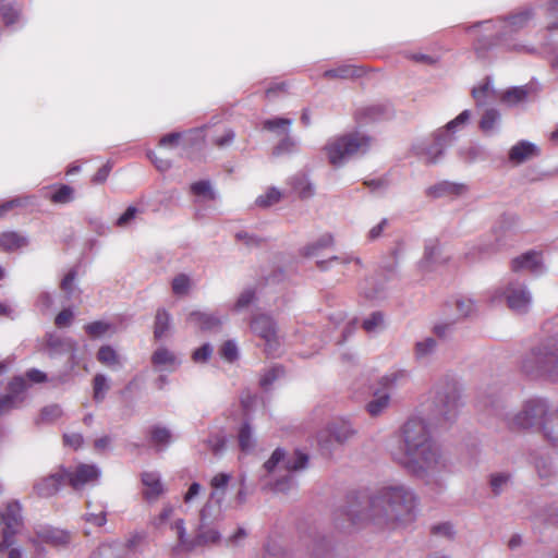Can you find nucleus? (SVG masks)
I'll return each instance as SVG.
<instances>
[{
    "mask_svg": "<svg viewBox=\"0 0 558 558\" xmlns=\"http://www.w3.org/2000/svg\"><path fill=\"white\" fill-rule=\"evenodd\" d=\"M466 192V185L462 183H453L449 181L439 182L433 186H429L426 191L428 196L442 197L446 195H461Z\"/></svg>",
    "mask_w": 558,
    "mask_h": 558,
    "instance_id": "nucleus-30",
    "label": "nucleus"
},
{
    "mask_svg": "<svg viewBox=\"0 0 558 558\" xmlns=\"http://www.w3.org/2000/svg\"><path fill=\"white\" fill-rule=\"evenodd\" d=\"M149 439L156 451H163L172 442L171 430L161 425H153L149 430Z\"/></svg>",
    "mask_w": 558,
    "mask_h": 558,
    "instance_id": "nucleus-32",
    "label": "nucleus"
},
{
    "mask_svg": "<svg viewBox=\"0 0 558 558\" xmlns=\"http://www.w3.org/2000/svg\"><path fill=\"white\" fill-rule=\"evenodd\" d=\"M111 325L102 320H96L84 326L85 331L93 338H99L104 336Z\"/></svg>",
    "mask_w": 558,
    "mask_h": 558,
    "instance_id": "nucleus-59",
    "label": "nucleus"
},
{
    "mask_svg": "<svg viewBox=\"0 0 558 558\" xmlns=\"http://www.w3.org/2000/svg\"><path fill=\"white\" fill-rule=\"evenodd\" d=\"M0 16L5 27L24 24L23 4L16 0H0Z\"/></svg>",
    "mask_w": 558,
    "mask_h": 558,
    "instance_id": "nucleus-22",
    "label": "nucleus"
},
{
    "mask_svg": "<svg viewBox=\"0 0 558 558\" xmlns=\"http://www.w3.org/2000/svg\"><path fill=\"white\" fill-rule=\"evenodd\" d=\"M93 384H94V400L96 402L104 401L106 393L110 388L107 377L102 374H96L94 377Z\"/></svg>",
    "mask_w": 558,
    "mask_h": 558,
    "instance_id": "nucleus-52",
    "label": "nucleus"
},
{
    "mask_svg": "<svg viewBox=\"0 0 558 558\" xmlns=\"http://www.w3.org/2000/svg\"><path fill=\"white\" fill-rule=\"evenodd\" d=\"M281 464L288 472L302 471L307 468L308 454L295 449L292 453H287L284 449L277 448L270 458L264 463V468L271 473Z\"/></svg>",
    "mask_w": 558,
    "mask_h": 558,
    "instance_id": "nucleus-12",
    "label": "nucleus"
},
{
    "mask_svg": "<svg viewBox=\"0 0 558 558\" xmlns=\"http://www.w3.org/2000/svg\"><path fill=\"white\" fill-rule=\"evenodd\" d=\"M539 148L529 142V141H520L515 145H513L508 154L509 161L515 165H521L534 157L539 156Z\"/></svg>",
    "mask_w": 558,
    "mask_h": 558,
    "instance_id": "nucleus-25",
    "label": "nucleus"
},
{
    "mask_svg": "<svg viewBox=\"0 0 558 558\" xmlns=\"http://www.w3.org/2000/svg\"><path fill=\"white\" fill-rule=\"evenodd\" d=\"M393 110L388 102L373 104L356 110L355 118L360 123L376 122L391 117Z\"/></svg>",
    "mask_w": 558,
    "mask_h": 558,
    "instance_id": "nucleus-21",
    "label": "nucleus"
},
{
    "mask_svg": "<svg viewBox=\"0 0 558 558\" xmlns=\"http://www.w3.org/2000/svg\"><path fill=\"white\" fill-rule=\"evenodd\" d=\"M519 372L531 380L558 384V333L533 344L518 362Z\"/></svg>",
    "mask_w": 558,
    "mask_h": 558,
    "instance_id": "nucleus-3",
    "label": "nucleus"
},
{
    "mask_svg": "<svg viewBox=\"0 0 558 558\" xmlns=\"http://www.w3.org/2000/svg\"><path fill=\"white\" fill-rule=\"evenodd\" d=\"M292 191L302 199L314 196L315 186L305 173H296L289 179Z\"/></svg>",
    "mask_w": 558,
    "mask_h": 558,
    "instance_id": "nucleus-29",
    "label": "nucleus"
},
{
    "mask_svg": "<svg viewBox=\"0 0 558 558\" xmlns=\"http://www.w3.org/2000/svg\"><path fill=\"white\" fill-rule=\"evenodd\" d=\"M472 97L475 100L476 107L478 108L485 107L490 101L496 99V90L492 76H486L483 83L473 87Z\"/></svg>",
    "mask_w": 558,
    "mask_h": 558,
    "instance_id": "nucleus-27",
    "label": "nucleus"
},
{
    "mask_svg": "<svg viewBox=\"0 0 558 558\" xmlns=\"http://www.w3.org/2000/svg\"><path fill=\"white\" fill-rule=\"evenodd\" d=\"M100 475V471L93 464H80L73 472L69 470L66 476L68 484L74 489H81L87 483L96 481Z\"/></svg>",
    "mask_w": 558,
    "mask_h": 558,
    "instance_id": "nucleus-20",
    "label": "nucleus"
},
{
    "mask_svg": "<svg viewBox=\"0 0 558 558\" xmlns=\"http://www.w3.org/2000/svg\"><path fill=\"white\" fill-rule=\"evenodd\" d=\"M534 466L538 476L543 480H549L556 474L554 462L549 457H536L534 459Z\"/></svg>",
    "mask_w": 558,
    "mask_h": 558,
    "instance_id": "nucleus-45",
    "label": "nucleus"
},
{
    "mask_svg": "<svg viewBox=\"0 0 558 558\" xmlns=\"http://www.w3.org/2000/svg\"><path fill=\"white\" fill-rule=\"evenodd\" d=\"M28 384L23 376H14L7 386V392L0 397V416L19 409L26 399Z\"/></svg>",
    "mask_w": 558,
    "mask_h": 558,
    "instance_id": "nucleus-14",
    "label": "nucleus"
},
{
    "mask_svg": "<svg viewBox=\"0 0 558 558\" xmlns=\"http://www.w3.org/2000/svg\"><path fill=\"white\" fill-rule=\"evenodd\" d=\"M363 74V69L353 64H343L336 69L326 70L323 76L326 78H354Z\"/></svg>",
    "mask_w": 558,
    "mask_h": 558,
    "instance_id": "nucleus-37",
    "label": "nucleus"
},
{
    "mask_svg": "<svg viewBox=\"0 0 558 558\" xmlns=\"http://www.w3.org/2000/svg\"><path fill=\"white\" fill-rule=\"evenodd\" d=\"M500 121V112L495 108L486 109L483 113L478 126L487 135H492Z\"/></svg>",
    "mask_w": 558,
    "mask_h": 558,
    "instance_id": "nucleus-41",
    "label": "nucleus"
},
{
    "mask_svg": "<svg viewBox=\"0 0 558 558\" xmlns=\"http://www.w3.org/2000/svg\"><path fill=\"white\" fill-rule=\"evenodd\" d=\"M462 405L460 392L454 385H446L438 389L428 405L426 420L434 426L452 423Z\"/></svg>",
    "mask_w": 558,
    "mask_h": 558,
    "instance_id": "nucleus-5",
    "label": "nucleus"
},
{
    "mask_svg": "<svg viewBox=\"0 0 558 558\" xmlns=\"http://www.w3.org/2000/svg\"><path fill=\"white\" fill-rule=\"evenodd\" d=\"M437 342L434 338L427 337L415 343L414 355L418 361L428 360L436 351Z\"/></svg>",
    "mask_w": 558,
    "mask_h": 558,
    "instance_id": "nucleus-43",
    "label": "nucleus"
},
{
    "mask_svg": "<svg viewBox=\"0 0 558 558\" xmlns=\"http://www.w3.org/2000/svg\"><path fill=\"white\" fill-rule=\"evenodd\" d=\"M284 375V368L281 365H275L269 368L259 380L263 389L267 390L278 378Z\"/></svg>",
    "mask_w": 558,
    "mask_h": 558,
    "instance_id": "nucleus-54",
    "label": "nucleus"
},
{
    "mask_svg": "<svg viewBox=\"0 0 558 558\" xmlns=\"http://www.w3.org/2000/svg\"><path fill=\"white\" fill-rule=\"evenodd\" d=\"M69 469L59 465L53 472L38 477L33 484V493L38 498L48 499L56 496L68 483Z\"/></svg>",
    "mask_w": 558,
    "mask_h": 558,
    "instance_id": "nucleus-13",
    "label": "nucleus"
},
{
    "mask_svg": "<svg viewBox=\"0 0 558 558\" xmlns=\"http://www.w3.org/2000/svg\"><path fill=\"white\" fill-rule=\"evenodd\" d=\"M63 414L62 408L59 404H50L43 408L40 418L43 422L52 423Z\"/></svg>",
    "mask_w": 558,
    "mask_h": 558,
    "instance_id": "nucleus-61",
    "label": "nucleus"
},
{
    "mask_svg": "<svg viewBox=\"0 0 558 558\" xmlns=\"http://www.w3.org/2000/svg\"><path fill=\"white\" fill-rule=\"evenodd\" d=\"M390 396L389 393L375 392L374 398L366 404V410L372 416H378L389 405Z\"/></svg>",
    "mask_w": 558,
    "mask_h": 558,
    "instance_id": "nucleus-44",
    "label": "nucleus"
},
{
    "mask_svg": "<svg viewBox=\"0 0 558 558\" xmlns=\"http://www.w3.org/2000/svg\"><path fill=\"white\" fill-rule=\"evenodd\" d=\"M551 407L546 398L534 397L523 402L520 411L507 418L510 429L527 430L538 428L542 432V424L547 421Z\"/></svg>",
    "mask_w": 558,
    "mask_h": 558,
    "instance_id": "nucleus-6",
    "label": "nucleus"
},
{
    "mask_svg": "<svg viewBox=\"0 0 558 558\" xmlns=\"http://www.w3.org/2000/svg\"><path fill=\"white\" fill-rule=\"evenodd\" d=\"M356 430L351 422L344 418H337L330 422L325 429L318 434V445L327 453L332 450V445H343L350 440Z\"/></svg>",
    "mask_w": 558,
    "mask_h": 558,
    "instance_id": "nucleus-10",
    "label": "nucleus"
},
{
    "mask_svg": "<svg viewBox=\"0 0 558 558\" xmlns=\"http://www.w3.org/2000/svg\"><path fill=\"white\" fill-rule=\"evenodd\" d=\"M453 134H448L444 130L435 133L434 142L429 145L421 147L420 155L424 157L427 165L437 163L444 156L445 149L454 142Z\"/></svg>",
    "mask_w": 558,
    "mask_h": 558,
    "instance_id": "nucleus-16",
    "label": "nucleus"
},
{
    "mask_svg": "<svg viewBox=\"0 0 558 558\" xmlns=\"http://www.w3.org/2000/svg\"><path fill=\"white\" fill-rule=\"evenodd\" d=\"M24 519L19 500L9 501L0 512V554L14 545V536L23 529Z\"/></svg>",
    "mask_w": 558,
    "mask_h": 558,
    "instance_id": "nucleus-8",
    "label": "nucleus"
},
{
    "mask_svg": "<svg viewBox=\"0 0 558 558\" xmlns=\"http://www.w3.org/2000/svg\"><path fill=\"white\" fill-rule=\"evenodd\" d=\"M417 497L404 485L386 486L367 498L366 507L360 509L350 504L345 514L352 524L371 522L379 527L393 523L412 522L417 513Z\"/></svg>",
    "mask_w": 558,
    "mask_h": 558,
    "instance_id": "nucleus-1",
    "label": "nucleus"
},
{
    "mask_svg": "<svg viewBox=\"0 0 558 558\" xmlns=\"http://www.w3.org/2000/svg\"><path fill=\"white\" fill-rule=\"evenodd\" d=\"M238 442L241 451L250 452L255 447L254 429L248 420L243 421L238 430Z\"/></svg>",
    "mask_w": 558,
    "mask_h": 558,
    "instance_id": "nucleus-34",
    "label": "nucleus"
},
{
    "mask_svg": "<svg viewBox=\"0 0 558 558\" xmlns=\"http://www.w3.org/2000/svg\"><path fill=\"white\" fill-rule=\"evenodd\" d=\"M410 380V373L405 369H395L379 379V385L385 389H395Z\"/></svg>",
    "mask_w": 558,
    "mask_h": 558,
    "instance_id": "nucleus-36",
    "label": "nucleus"
},
{
    "mask_svg": "<svg viewBox=\"0 0 558 558\" xmlns=\"http://www.w3.org/2000/svg\"><path fill=\"white\" fill-rule=\"evenodd\" d=\"M238 242L243 243L247 248L260 247L267 242V239L245 230H240L234 234Z\"/></svg>",
    "mask_w": 558,
    "mask_h": 558,
    "instance_id": "nucleus-47",
    "label": "nucleus"
},
{
    "mask_svg": "<svg viewBox=\"0 0 558 558\" xmlns=\"http://www.w3.org/2000/svg\"><path fill=\"white\" fill-rule=\"evenodd\" d=\"M332 244H333L332 235L331 234H325V235L320 236L316 242L306 245L303 248V254L305 256H314L322 248L331 246Z\"/></svg>",
    "mask_w": 558,
    "mask_h": 558,
    "instance_id": "nucleus-53",
    "label": "nucleus"
},
{
    "mask_svg": "<svg viewBox=\"0 0 558 558\" xmlns=\"http://www.w3.org/2000/svg\"><path fill=\"white\" fill-rule=\"evenodd\" d=\"M527 96L529 89L526 86H514L504 93L501 100L509 106H515L526 100Z\"/></svg>",
    "mask_w": 558,
    "mask_h": 558,
    "instance_id": "nucleus-46",
    "label": "nucleus"
},
{
    "mask_svg": "<svg viewBox=\"0 0 558 558\" xmlns=\"http://www.w3.org/2000/svg\"><path fill=\"white\" fill-rule=\"evenodd\" d=\"M544 438L555 447H558V408L551 411L547 421L542 424Z\"/></svg>",
    "mask_w": 558,
    "mask_h": 558,
    "instance_id": "nucleus-38",
    "label": "nucleus"
},
{
    "mask_svg": "<svg viewBox=\"0 0 558 558\" xmlns=\"http://www.w3.org/2000/svg\"><path fill=\"white\" fill-rule=\"evenodd\" d=\"M477 27H484V33L478 35L473 43V50L480 60H486L490 51L501 41L506 40V32L500 31L497 23L484 21L475 23L466 28L468 32Z\"/></svg>",
    "mask_w": 558,
    "mask_h": 558,
    "instance_id": "nucleus-9",
    "label": "nucleus"
},
{
    "mask_svg": "<svg viewBox=\"0 0 558 558\" xmlns=\"http://www.w3.org/2000/svg\"><path fill=\"white\" fill-rule=\"evenodd\" d=\"M505 300L508 308L517 315H525L533 304V295L525 282L509 280L505 286L488 291V301Z\"/></svg>",
    "mask_w": 558,
    "mask_h": 558,
    "instance_id": "nucleus-7",
    "label": "nucleus"
},
{
    "mask_svg": "<svg viewBox=\"0 0 558 558\" xmlns=\"http://www.w3.org/2000/svg\"><path fill=\"white\" fill-rule=\"evenodd\" d=\"M97 359L100 363L106 365H113L118 363L117 352L110 345H102L98 350Z\"/></svg>",
    "mask_w": 558,
    "mask_h": 558,
    "instance_id": "nucleus-62",
    "label": "nucleus"
},
{
    "mask_svg": "<svg viewBox=\"0 0 558 558\" xmlns=\"http://www.w3.org/2000/svg\"><path fill=\"white\" fill-rule=\"evenodd\" d=\"M171 287L175 295H185L191 288V279L187 275L180 274L173 278Z\"/></svg>",
    "mask_w": 558,
    "mask_h": 558,
    "instance_id": "nucleus-57",
    "label": "nucleus"
},
{
    "mask_svg": "<svg viewBox=\"0 0 558 558\" xmlns=\"http://www.w3.org/2000/svg\"><path fill=\"white\" fill-rule=\"evenodd\" d=\"M211 510L213 506L210 502H206L201 510L198 533L195 538L192 539V542L195 544V547L209 543H216L220 538V534L217 530L208 529Z\"/></svg>",
    "mask_w": 558,
    "mask_h": 558,
    "instance_id": "nucleus-19",
    "label": "nucleus"
},
{
    "mask_svg": "<svg viewBox=\"0 0 558 558\" xmlns=\"http://www.w3.org/2000/svg\"><path fill=\"white\" fill-rule=\"evenodd\" d=\"M281 198V193L278 189L276 187H269L265 194L263 195H259L256 201H255V204L256 206L260 207V208H268L275 204H277Z\"/></svg>",
    "mask_w": 558,
    "mask_h": 558,
    "instance_id": "nucleus-50",
    "label": "nucleus"
},
{
    "mask_svg": "<svg viewBox=\"0 0 558 558\" xmlns=\"http://www.w3.org/2000/svg\"><path fill=\"white\" fill-rule=\"evenodd\" d=\"M252 331L265 341L267 355H275L280 347L278 328L274 318L266 314L256 315L251 322Z\"/></svg>",
    "mask_w": 558,
    "mask_h": 558,
    "instance_id": "nucleus-11",
    "label": "nucleus"
},
{
    "mask_svg": "<svg viewBox=\"0 0 558 558\" xmlns=\"http://www.w3.org/2000/svg\"><path fill=\"white\" fill-rule=\"evenodd\" d=\"M430 423L421 416H411L401 427V452L395 460L412 475L424 478L447 468L439 447L433 439Z\"/></svg>",
    "mask_w": 558,
    "mask_h": 558,
    "instance_id": "nucleus-2",
    "label": "nucleus"
},
{
    "mask_svg": "<svg viewBox=\"0 0 558 558\" xmlns=\"http://www.w3.org/2000/svg\"><path fill=\"white\" fill-rule=\"evenodd\" d=\"M458 154H459V157L464 162L471 163V162L476 161L478 158H481L482 149L476 146H469V147L460 148Z\"/></svg>",
    "mask_w": 558,
    "mask_h": 558,
    "instance_id": "nucleus-64",
    "label": "nucleus"
},
{
    "mask_svg": "<svg viewBox=\"0 0 558 558\" xmlns=\"http://www.w3.org/2000/svg\"><path fill=\"white\" fill-rule=\"evenodd\" d=\"M47 347L53 353H64L74 351L76 342L71 338H62L58 335L50 333L47 338Z\"/></svg>",
    "mask_w": 558,
    "mask_h": 558,
    "instance_id": "nucleus-40",
    "label": "nucleus"
},
{
    "mask_svg": "<svg viewBox=\"0 0 558 558\" xmlns=\"http://www.w3.org/2000/svg\"><path fill=\"white\" fill-rule=\"evenodd\" d=\"M506 398L507 389L505 387L489 386L478 396L477 404L494 415H504Z\"/></svg>",
    "mask_w": 558,
    "mask_h": 558,
    "instance_id": "nucleus-15",
    "label": "nucleus"
},
{
    "mask_svg": "<svg viewBox=\"0 0 558 558\" xmlns=\"http://www.w3.org/2000/svg\"><path fill=\"white\" fill-rule=\"evenodd\" d=\"M191 191L195 195L207 196L209 199L216 198V193L213 191L211 184L208 180H201V181L194 182L191 185Z\"/></svg>",
    "mask_w": 558,
    "mask_h": 558,
    "instance_id": "nucleus-60",
    "label": "nucleus"
},
{
    "mask_svg": "<svg viewBox=\"0 0 558 558\" xmlns=\"http://www.w3.org/2000/svg\"><path fill=\"white\" fill-rule=\"evenodd\" d=\"M142 483L146 487L143 496L148 502L156 501L165 493V487L158 472L142 473Z\"/></svg>",
    "mask_w": 558,
    "mask_h": 558,
    "instance_id": "nucleus-26",
    "label": "nucleus"
},
{
    "mask_svg": "<svg viewBox=\"0 0 558 558\" xmlns=\"http://www.w3.org/2000/svg\"><path fill=\"white\" fill-rule=\"evenodd\" d=\"M293 120L288 118H272L267 119L263 122V128L270 132L284 131L289 133L290 126L292 125Z\"/></svg>",
    "mask_w": 558,
    "mask_h": 558,
    "instance_id": "nucleus-51",
    "label": "nucleus"
},
{
    "mask_svg": "<svg viewBox=\"0 0 558 558\" xmlns=\"http://www.w3.org/2000/svg\"><path fill=\"white\" fill-rule=\"evenodd\" d=\"M151 363L155 366H169L171 369H175L180 366L181 361L169 349L160 347L153 353Z\"/></svg>",
    "mask_w": 558,
    "mask_h": 558,
    "instance_id": "nucleus-35",
    "label": "nucleus"
},
{
    "mask_svg": "<svg viewBox=\"0 0 558 558\" xmlns=\"http://www.w3.org/2000/svg\"><path fill=\"white\" fill-rule=\"evenodd\" d=\"M230 480L231 475L229 473L221 472L216 474L210 481V485L214 490L210 493L209 500L207 502H210L214 507L213 501H215L216 506L219 508L225 498V490Z\"/></svg>",
    "mask_w": 558,
    "mask_h": 558,
    "instance_id": "nucleus-31",
    "label": "nucleus"
},
{
    "mask_svg": "<svg viewBox=\"0 0 558 558\" xmlns=\"http://www.w3.org/2000/svg\"><path fill=\"white\" fill-rule=\"evenodd\" d=\"M512 475L509 472H497L489 475V487L494 496L501 495L511 484Z\"/></svg>",
    "mask_w": 558,
    "mask_h": 558,
    "instance_id": "nucleus-42",
    "label": "nucleus"
},
{
    "mask_svg": "<svg viewBox=\"0 0 558 558\" xmlns=\"http://www.w3.org/2000/svg\"><path fill=\"white\" fill-rule=\"evenodd\" d=\"M51 202L56 204H66L74 199V190L72 186L62 184L50 197Z\"/></svg>",
    "mask_w": 558,
    "mask_h": 558,
    "instance_id": "nucleus-56",
    "label": "nucleus"
},
{
    "mask_svg": "<svg viewBox=\"0 0 558 558\" xmlns=\"http://www.w3.org/2000/svg\"><path fill=\"white\" fill-rule=\"evenodd\" d=\"M533 10L526 9L496 23L500 31L506 32L507 38L510 34L517 33L527 26L529 22L533 19Z\"/></svg>",
    "mask_w": 558,
    "mask_h": 558,
    "instance_id": "nucleus-24",
    "label": "nucleus"
},
{
    "mask_svg": "<svg viewBox=\"0 0 558 558\" xmlns=\"http://www.w3.org/2000/svg\"><path fill=\"white\" fill-rule=\"evenodd\" d=\"M363 329L371 333L375 332L378 329L385 327V315L380 311L373 312L367 318H365L362 323Z\"/></svg>",
    "mask_w": 558,
    "mask_h": 558,
    "instance_id": "nucleus-49",
    "label": "nucleus"
},
{
    "mask_svg": "<svg viewBox=\"0 0 558 558\" xmlns=\"http://www.w3.org/2000/svg\"><path fill=\"white\" fill-rule=\"evenodd\" d=\"M298 142L295 138L291 137L288 133L287 135L277 144V146L272 149L274 156H281L286 154H292L296 149Z\"/></svg>",
    "mask_w": 558,
    "mask_h": 558,
    "instance_id": "nucleus-55",
    "label": "nucleus"
},
{
    "mask_svg": "<svg viewBox=\"0 0 558 558\" xmlns=\"http://www.w3.org/2000/svg\"><path fill=\"white\" fill-rule=\"evenodd\" d=\"M430 533L438 537L452 539L456 535L453 525L450 522H441L430 526Z\"/></svg>",
    "mask_w": 558,
    "mask_h": 558,
    "instance_id": "nucleus-58",
    "label": "nucleus"
},
{
    "mask_svg": "<svg viewBox=\"0 0 558 558\" xmlns=\"http://www.w3.org/2000/svg\"><path fill=\"white\" fill-rule=\"evenodd\" d=\"M510 269L513 272L529 271L533 275H541L545 271L542 253L531 250L510 262Z\"/></svg>",
    "mask_w": 558,
    "mask_h": 558,
    "instance_id": "nucleus-17",
    "label": "nucleus"
},
{
    "mask_svg": "<svg viewBox=\"0 0 558 558\" xmlns=\"http://www.w3.org/2000/svg\"><path fill=\"white\" fill-rule=\"evenodd\" d=\"M458 312L463 317H470L476 312V304L472 299L460 298L456 301Z\"/></svg>",
    "mask_w": 558,
    "mask_h": 558,
    "instance_id": "nucleus-63",
    "label": "nucleus"
},
{
    "mask_svg": "<svg viewBox=\"0 0 558 558\" xmlns=\"http://www.w3.org/2000/svg\"><path fill=\"white\" fill-rule=\"evenodd\" d=\"M171 327V315L165 308H158L155 316L154 324V337L157 340H160L166 336V333L170 330Z\"/></svg>",
    "mask_w": 558,
    "mask_h": 558,
    "instance_id": "nucleus-39",
    "label": "nucleus"
},
{
    "mask_svg": "<svg viewBox=\"0 0 558 558\" xmlns=\"http://www.w3.org/2000/svg\"><path fill=\"white\" fill-rule=\"evenodd\" d=\"M372 138L367 135L348 133L331 137L324 146L328 161L333 167L343 166L357 153H366L371 146Z\"/></svg>",
    "mask_w": 558,
    "mask_h": 558,
    "instance_id": "nucleus-4",
    "label": "nucleus"
},
{
    "mask_svg": "<svg viewBox=\"0 0 558 558\" xmlns=\"http://www.w3.org/2000/svg\"><path fill=\"white\" fill-rule=\"evenodd\" d=\"M186 322L203 331L218 330L222 325V318L219 315L202 311L191 312Z\"/></svg>",
    "mask_w": 558,
    "mask_h": 558,
    "instance_id": "nucleus-23",
    "label": "nucleus"
},
{
    "mask_svg": "<svg viewBox=\"0 0 558 558\" xmlns=\"http://www.w3.org/2000/svg\"><path fill=\"white\" fill-rule=\"evenodd\" d=\"M29 244L27 235L16 231H4L0 233V250L3 252H13Z\"/></svg>",
    "mask_w": 558,
    "mask_h": 558,
    "instance_id": "nucleus-28",
    "label": "nucleus"
},
{
    "mask_svg": "<svg viewBox=\"0 0 558 558\" xmlns=\"http://www.w3.org/2000/svg\"><path fill=\"white\" fill-rule=\"evenodd\" d=\"M36 538L54 547H66L72 542V533L52 525H39L35 530Z\"/></svg>",
    "mask_w": 558,
    "mask_h": 558,
    "instance_id": "nucleus-18",
    "label": "nucleus"
},
{
    "mask_svg": "<svg viewBox=\"0 0 558 558\" xmlns=\"http://www.w3.org/2000/svg\"><path fill=\"white\" fill-rule=\"evenodd\" d=\"M89 558H125V548L119 542L102 543L90 554Z\"/></svg>",
    "mask_w": 558,
    "mask_h": 558,
    "instance_id": "nucleus-33",
    "label": "nucleus"
},
{
    "mask_svg": "<svg viewBox=\"0 0 558 558\" xmlns=\"http://www.w3.org/2000/svg\"><path fill=\"white\" fill-rule=\"evenodd\" d=\"M172 529H174L178 534L179 545H178V548H175L177 550L179 548H181L183 550L191 551L195 548V544L192 542V539H189V537L186 535L185 524H184L183 519H178L173 523Z\"/></svg>",
    "mask_w": 558,
    "mask_h": 558,
    "instance_id": "nucleus-48",
    "label": "nucleus"
}]
</instances>
